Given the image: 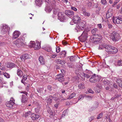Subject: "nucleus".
<instances>
[{
    "mask_svg": "<svg viewBox=\"0 0 122 122\" xmlns=\"http://www.w3.org/2000/svg\"><path fill=\"white\" fill-rule=\"evenodd\" d=\"M66 52L65 51H61L60 53V57H65L66 56Z\"/></svg>",
    "mask_w": 122,
    "mask_h": 122,
    "instance_id": "nucleus-26",
    "label": "nucleus"
},
{
    "mask_svg": "<svg viewBox=\"0 0 122 122\" xmlns=\"http://www.w3.org/2000/svg\"><path fill=\"white\" fill-rule=\"evenodd\" d=\"M86 25V22L85 21H83L80 22L78 23L76 25V30H77V29L81 30H83L84 27Z\"/></svg>",
    "mask_w": 122,
    "mask_h": 122,
    "instance_id": "nucleus-5",
    "label": "nucleus"
},
{
    "mask_svg": "<svg viewBox=\"0 0 122 122\" xmlns=\"http://www.w3.org/2000/svg\"><path fill=\"white\" fill-rule=\"evenodd\" d=\"M68 66L70 68H73L74 67L73 64L71 63H69L67 64Z\"/></svg>",
    "mask_w": 122,
    "mask_h": 122,
    "instance_id": "nucleus-43",
    "label": "nucleus"
},
{
    "mask_svg": "<svg viewBox=\"0 0 122 122\" xmlns=\"http://www.w3.org/2000/svg\"><path fill=\"white\" fill-rule=\"evenodd\" d=\"M30 55L27 54H25L21 56L20 58L22 61H24L25 60L29 59L30 58Z\"/></svg>",
    "mask_w": 122,
    "mask_h": 122,
    "instance_id": "nucleus-14",
    "label": "nucleus"
},
{
    "mask_svg": "<svg viewBox=\"0 0 122 122\" xmlns=\"http://www.w3.org/2000/svg\"><path fill=\"white\" fill-rule=\"evenodd\" d=\"M112 16V13L111 12H109L108 11L106 15V17L107 19H108L111 17Z\"/></svg>",
    "mask_w": 122,
    "mask_h": 122,
    "instance_id": "nucleus-34",
    "label": "nucleus"
},
{
    "mask_svg": "<svg viewBox=\"0 0 122 122\" xmlns=\"http://www.w3.org/2000/svg\"><path fill=\"white\" fill-rule=\"evenodd\" d=\"M118 2L117 1H115L114 3H113V5H112V6L113 7H115L116 5L117 4V3Z\"/></svg>",
    "mask_w": 122,
    "mask_h": 122,
    "instance_id": "nucleus-54",
    "label": "nucleus"
},
{
    "mask_svg": "<svg viewBox=\"0 0 122 122\" xmlns=\"http://www.w3.org/2000/svg\"><path fill=\"white\" fill-rule=\"evenodd\" d=\"M71 9L75 11H76L77 10V9L74 7L71 6Z\"/></svg>",
    "mask_w": 122,
    "mask_h": 122,
    "instance_id": "nucleus-53",
    "label": "nucleus"
},
{
    "mask_svg": "<svg viewBox=\"0 0 122 122\" xmlns=\"http://www.w3.org/2000/svg\"><path fill=\"white\" fill-rule=\"evenodd\" d=\"M61 63L60 64H64L65 63V61L64 60H61Z\"/></svg>",
    "mask_w": 122,
    "mask_h": 122,
    "instance_id": "nucleus-58",
    "label": "nucleus"
},
{
    "mask_svg": "<svg viewBox=\"0 0 122 122\" xmlns=\"http://www.w3.org/2000/svg\"><path fill=\"white\" fill-rule=\"evenodd\" d=\"M81 20V18L78 15L74 16L73 19V21L75 23H78Z\"/></svg>",
    "mask_w": 122,
    "mask_h": 122,
    "instance_id": "nucleus-16",
    "label": "nucleus"
},
{
    "mask_svg": "<svg viewBox=\"0 0 122 122\" xmlns=\"http://www.w3.org/2000/svg\"><path fill=\"white\" fill-rule=\"evenodd\" d=\"M30 44L31 45L30 46H31V47H33L35 44V42L34 41H30Z\"/></svg>",
    "mask_w": 122,
    "mask_h": 122,
    "instance_id": "nucleus-49",
    "label": "nucleus"
},
{
    "mask_svg": "<svg viewBox=\"0 0 122 122\" xmlns=\"http://www.w3.org/2000/svg\"><path fill=\"white\" fill-rule=\"evenodd\" d=\"M82 13L83 15L85 16L89 17L90 15V14L89 13L87 12L85 10L82 11Z\"/></svg>",
    "mask_w": 122,
    "mask_h": 122,
    "instance_id": "nucleus-27",
    "label": "nucleus"
},
{
    "mask_svg": "<svg viewBox=\"0 0 122 122\" xmlns=\"http://www.w3.org/2000/svg\"><path fill=\"white\" fill-rule=\"evenodd\" d=\"M86 73H88V74H90L91 73V71L88 70L86 69Z\"/></svg>",
    "mask_w": 122,
    "mask_h": 122,
    "instance_id": "nucleus-57",
    "label": "nucleus"
},
{
    "mask_svg": "<svg viewBox=\"0 0 122 122\" xmlns=\"http://www.w3.org/2000/svg\"><path fill=\"white\" fill-rule=\"evenodd\" d=\"M17 75L20 77H21L23 75V73L20 69H18L17 71Z\"/></svg>",
    "mask_w": 122,
    "mask_h": 122,
    "instance_id": "nucleus-25",
    "label": "nucleus"
},
{
    "mask_svg": "<svg viewBox=\"0 0 122 122\" xmlns=\"http://www.w3.org/2000/svg\"><path fill=\"white\" fill-rule=\"evenodd\" d=\"M87 32L85 30L83 31L81 35L78 37V38L81 41L84 42L87 40Z\"/></svg>",
    "mask_w": 122,
    "mask_h": 122,
    "instance_id": "nucleus-3",
    "label": "nucleus"
},
{
    "mask_svg": "<svg viewBox=\"0 0 122 122\" xmlns=\"http://www.w3.org/2000/svg\"><path fill=\"white\" fill-rule=\"evenodd\" d=\"M15 66L16 65L15 64L11 62L8 63L7 66V68H11L15 67Z\"/></svg>",
    "mask_w": 122,
    "mask_h": 122,
    "instance_id": "nucleus-22",
    "label": "nucleus"
},
{
    "mask_svg": "<svg viewBox=\"0 0 122 122\" xmlns=\"http://www.w3.org/2000/svg\"><path fill=\"white\" fill-rule=\"evenodd\" d=\"M62 42L63 44L64 45H65L67 44V42L65 40L62 41Z\"/></svg>",
    "mask_w": 122,
    "mask_h": 122,
    "instance_id": "nucleus-55",
    "label": "nucleus"
},
{
    "mask_svg": "<svg viewBox=\"0 0 122 122\" xmlns=\"http://www.w3.org/2000/svg\"><path fill=\"white\" fill-rule=\"evenodd\" d=\"M29 84H28L27 85V86L26 88V90L27 91H28L29 90Z\"/></svg>",
    "mask_w": 122,
    "mask_h": 122,
    "instance_id": "nucleus-64",
    "label": "nucleus"
},
{
    "mask_svg": "<svg viewBox=\"0 0 122 122\" xmlns=\"http://www.w3.org/2000/svg\"><path fill=\"white\" fill-rule=\"evenodd\" d=\"M53 99L55 100V101H59V99L57 97H53Z\"/></svg>",
    "mask_w": 122,
    "mask_h": 122,
    "instance_id": "nucleus-61",
    "label": "nucleus"
},
{
    "mask_svg": "<svg viewBox=\"0 0 122 122\" xmlns=\"http://www.w3.org/2000/svg\"><path fill=\"white\" fill-rule=\"evenodd\" d=\"M103 84L105 85H109L110 83L109 81L107 79H105L103 81Z\"/></svg>",
    "mask_w": 122,
    "mask_h": 122,
    "instance_id": "nucleus-33",
    "label": "nucleus"
},
{
    "mask_svg": "<svg viewBox=\"0 0 122 122\" xmlns=\"http://www.w3.org/2000/svg\"><path fill=\"white\" fill-rule=\"evenodd\" d=\"M39 60L41 64L43 65L45 64V61L42 56H40L39 57Z\"/></svg>",
    "mask_w": 122,
    "mask_h": 122,
    "instance_id": "nucleus-18",
    "label": "nucleus"
},
{
    "mask_svg": "<svg viewBox=\"0 0 122 122\" xmlns=\"http://www.w3.org/2000/svg\"><path fill=\"white\" fill-rule=\"evenodd\" d=\"M61 60L60 59H56L55 60L57 62V64H60L61 63Z\"/></svg>",
    "mask_w": 122,
    "mask_h": 122,
    "instance_id": "nucleus-51",
    "label": "nucleus"
},
{
    "mask_svg": "<svg viewBox=\"0 0 122 122\" xmlns=\"http://www.w3.org/2000/svg\"><path fill=\"white\" fill-rule=\"evenodd\" d=\"M65 14L68 17L72 16L74 15L73 12L71 10H66L65 11Z\"/></svg>",
    "mask_w": 122,
    "mask_h": 122,
    "instance_id": "nucleus-12",
    "label": "nucleus"
},
{
    "mask_svg": "<svg viewBox=\"0 0 122 122\" xmlns=\"http://www.w3.org/2000/svg\"><path fill=\"white\" fill-rule=\"evenodd\" d=\"M31 116L32 119L33 120H37L40 117L39 115L34 113L32 114L31 115Z\"/></svg>",
    "mask_w": 122,
    "mask_h": 122,
    "instance_id": "nucleus-20",
    "label": "nucleus"
},
{
    "mask_svg": "<svg viewBox=\"0 0 122 122\" xmlns=\"http://www.w3.org/2000/svg\"><path fill=\"white\" fill-rule=\"evenodd\" d=\"M76 94L75 93H72L70 96L69 97L67 98V99H71L74 97L76 96Z\"/></svg>",
    "mask_w": 122,
    "mask_h": 122,
    "instance_id": "nucleus-36",
    "label": "nucleus"
},
{
    "mask_svg": "<svg viewBox=\"0 0 122 122\" xmlns=\"http://www.w3.org/2000/svg\"><path fill=\"white\" fill-rule=\"evenodd\" d=\"M15 100L13 98H11L10 101L7 102L6 103V105L10 109L13 108V105L15 104Z\"/></svg>",
    "mask_w": 122,
    "mask_h": 122,
    "instance_id": "nucleus-6",
    "label": "nucleus"
},
{
    "mask_svg": "<svg viewBox=\"0 0 122 122\" xmlns=\"http://www.w3.org/2000/svg\"><path fill=\"white\" fill-rule=\"evenodd\" d=\"M105 48L106 51L109 54H114L118 51L117 48L109 45L106 46Z\"/></svg>",
    "mask_w": 122,
    "mask_h": 122,
    "instance_id": "nucleus-1",
    "label": "nucleus"
},
{
    "mask_svg": "<svg viewBox=\"0 0 122 122\" xmlns=\"http://www.w3.org/2000/svg\"><path fill=\"white\" fill-rule=\"evenodd\" d=\"M52 96H50L49 97L50 98H48L46 101L47 103L48 104H51V103H52V100L50 98H52Z\"/></svg>",
    "mask_w": 122,
    "mask_h": 122,
    "instance_id": "nucleus-32",
    "label": "nucleus"
},
{
    "mask_svg": "<svg viewBox=\"0 0 122 122\" xmlns=\"http://www.w3.org/2000/svg\"><path fill=\"white\" fill-rule=\"evenodd\" d=\"M108 26L109 28H111L112 27V25L110 24H108Z\"/></svg>",
    "mask_w": 122,
    "mask_h": 122,
    "instance_id": "nucleus-63",
    "label": "nucleus"
},
{
    "mask_svg": "<svg viewBox=\"0 0 122 122\" xmlns=\"http://www.w3.org/2000/svg\"><path fill=\"white\" fill-rule=\"evenodd\" d=\"M110 38L114 42L118 41L120 38L119 34L116 32L113 31L110 34Z\"/></svg>",
    "mask_w": 122,
    "mask_h": 122,
    "instance_id": "nucleus-2",
    "label": "nucleus"
},
{
    "mask_svg": "<svg viewBox=\"0 0 122 122\" xmlns=\"http://www.w3.org/2000/svg\"><path fill=\"white\" fill-rule=\"evenodd\" d=\"M121 94L119 95H116L114 96L116 98H117L119 97H120L121 96Z\"/></svg>",
    "mask_w": 122,
    "mask_h": 122,
    "instance_id": "nucleus-60",
    "label": "nucleus"
},
{
    "mask_svg": "<svg viewBox=\"0 0 122 122\" xmlns=\"http://www.w3.org/2000/svg\"><path fill=\"white\" fill-rule=\"evenodd\" d=\"M101 2L103 5H105L107 4V1L106 0H101Z\"/></svg>",
    "mask_w": 122,
    "mask_h": 122,
    "instance_id": "nucleus-47",
    "label": "nucleus"
},
{
    "mask_svg": "<svg viewBox=\"0 0 122 122\" xmlns=\"http://www.w3.org/2000/svg\"><path fill=\"white\" fill-rule=\"evenodd\" d=\"M64 14L63 12H60L58 14V19L61 21L63 22L65 19V17L64 15Z\"/></svg>",
    "mask_w": 122,
    "mask_h": 122,
    "instance_id": "nucleus-9",
    "label": "nucleus"
},
{
    "mask_svg": "<svg viewBox=\"0 0 122 122\" xmlns=\"http://www.w3.org/2000/svg\"><path fill=\"white\" fill-rule=\"evenodd\" d=\"M52 7L49 5L46 6L45 7V10L47 13L50 12L52 10Z\"/></svg>",
    "mask_w": 122,
    "mask_h": 122,
    "instance_id": "nucleus-21",
    "label": "nucleus"
},
{
    "mask_svg": "<svg viewBox=\"0 0 122 122\" xmlns=\"http://www.w3.org/2000/svg\"><path fill=\"white\" fill-rule=\"evenodd\" d=\"M62 74L57 75L58 80L60 82H62L64 81V79L63 78L64 76Z\"/></svg>",
    "mask_w": 122,
    "mask_h": 122,
    "instance_id": "nucleus-17",
    "label": "nucleus"
},
{
    "mask_svg": "<svg viewBox=\"0 0 122 122\" xmlns=\"http://www.w3.org/2000/svg\"><path fill=\"white\" fill-rule=\"evenodd\" d=\"M83 74L84 76V77H86L87 78H89L90 77L91 74H88L84 73Z\"/></svg>",
    "mask_w": 122,
    "mask_h": 122,
    "instance_id": "nucleus-41",
    "label": "nucleus"
},
{
    "mask_svg": "<svg viewBox=\"0 0 122 122\" xmlns=\"http://www.w3.org/2000/svg\"><path fill=\"white\" fill-rule=\"evenodd\" d=\"M57 55L56 53L53 54L51 55V57L53 58H55L57 56Z\"/></svg>",
    "mask_w": 122,
    "mask_h": 122,
    "instance_id": "nucleus-44",
    "label": "nucleus"
},
{
    "mask_svg": "<svg viewBox=\"0 0 122 122\" xmlns=\"http://www.w3.org/2000/svg\"><path fill=\"white\" fill-rule=\"evenodd\" d=\"M107 45H105L104 44L100 45L99 46V50L102 49H103L104 48L105 49V46Z\"/></svg>",
    "mask_w": 122,
    "mask_h": 122,
    "instance_id": "nucleus-37",
    "label": "nucleus"
},
{
    "mask_svg": "<svg viewBox=\"0 0 122 122\" xmlns=\"http://www.w3.org/2000/svg\"><path fill=\"white\" fill-rule=\"evenodd\" d=\"M100 76L94 74L90 79L89 80L91 83H93L98 82L100 80Z\"/></svg>",
    "mask_w": 122,
    "mask_h": 122,
    "instance_id": "nucleus-4",
    "label": "nucleus"
},
{
    "mask_svg": "<svg viewBox=\"0 0 122 122\" xmlns=\"http://www.w3.org/2000/svg\"><path fill=\"white\" fill-rule=\"evenodd\" d=\"M100 40V38L95 37L92 36L90 37L89 41L90 42L93 43L95 42L98 41Z\"/></svg>",
    "mask_w": 122,
    "mask_h": 122,
    "instance_id": "nucleus-13",
    "label": "nucleus"
},
{
    "mask_svg": "<svg viewBox=\"0 0 122 122\" xmlns=\"http://www.w3.org/2000/svg\"><path fill=\"white\" fill-rule=\"evenodd\" d=\"M79 88L81 89H83L85 88V85L84 84L82 83L79 85Z\"/></svg>",
    "mask_w": 122,
    "mask_h": 122,
    "instance_id": "nucleus-31",
    "label": "nucleus"
},
{
    "mask_svg": "<svg viewBox=\"0 0 122 122\" xmlns=\"http://www.w3.org/2000/svg\"><path fill=\"white\" fill-rule=\"evenodd\" d=\"M84 97V96L82 95H80L78 98V100L81 99H83Z\"/></svg>",
    "mask_w": 122,
    "mask_h": 122,
    "instance_id": "nucleus-50",
    "label": "nucleus"
},
{
    "mask_svg": "<svg viewBox=\"0 0 122 122\" xmlns=\"http://www.w3.org/2000/svg\"><path fill=\"white\" fill-rule=\"evenodd\" d=\"M102 115L103 114L102 113H100L98 116L97 119H99L101 118L102 117Z\"/></svg>",
    "mask_w": 122,
    "mask_h": 122,
    "instance_id": "nucleus-46",
    "label": "nucleus"
},
{
    "mask_svg": "<svg viewBox=\"0 0 122 122\" xmlns=\"http://www.w3.org/2000/svg\"><path fill=\"white\" fill-rule=\"evenodd\" d=\"M97 26L98 27L99 29L101 28L102 27V25L101 24H98L97 25Z\"/></svg>",
    "mask_w": 122,
    "mask_h": 122,
    "instance_id": "nucleus-62",
    "label": "nucleus"
},
{
    "mask_svg": "<svg viewBox=\"0 0 122 122\" xmlns=\"http://www.w3.org/2000/svg\"><path fill=\"white\" fill-rule=\"evenodd\" d=\"M116 82L120 87L121 86H122V81L121 79L119 78L117 79Z\"/></svg>",
    "mask_w": 122,
    "mask_h": 122,
    "instance_id": "nucleus-28",
    "label": "nucleus"
},
{
    "mask_svg": "<svg viewBox=\"0 0 122 122\" xmlns=\"http://www.w3.org/2000/svg\"><path fill=\"white\" fill-rule=\"evenodd\" d=\"M24 94L22 95L21 99V102L23 103H25L27 102V93L26 92H20Z\"/></svg>",
    "mask_w": 122,
    "mask_h": 122,
    "instance_id": "nucleus-8",
    "label": "nucleus"
},
{
    "mask_svg": "<svg viewBox=\"0 0 122 122\" xmlns=\"http://www.w3.org/2000/svg\"><path fill=\"white\" fill-rule=\"evenodd\" d=\"M27 78L26 76L25 75H24L23 76V77L21 81V82L22 83H24V81L26 80Z\"/></svg>",
    "mask_w": 122,
    "mask_h": 122,
    "instance_id": "nucleus-38",
    "label": "nucleus"
},
{
    "mask_svg": "<svg viewBox=\"0 0 122 122\" xmlns=\"http://www.w3.org/2000/svg\"><path fill=\"white\" fill-rule=\"evenodd\" d=\"M2 74L4 76L7 78H10V76L9 74L5 72H3Z\"/></svg>",
    "mask_w": 122,
    "mask_h": 122,
    "instance_id": "nucleus-30",
    "label": "nucleus"
},
{
    "mask_svg": "<svg viewBox=\"0 0 122 122\" xmlns=\"http://www.w3.org/2000/svg\"><path fill=\"white\" fill-rule=\"evenodd\" d=\"M88 92L90 93H94V92L91 89H89L88 90Z\"/></svg>",
    "mask_w": 122,
    "mask_h": 122,
    "instance_id": "nucleus-56",
    "label": "nucleus"
},
{
    "mask_svg": "<svg viewBox=\"0 0 122 122\" xmlns=\"http://www.w3.org/2000/svg\"><path fill=\"white\" fill-rule=\"evenodd\" d=\"M35 2L36 5L39 6H41L43 3L42 0H35Z\"/></svg>",
    "mask_w": 122,
    "mask_h": 122,
    "instance_id": "nucleus-23",
    "label": "nucleus"
},
{
    "mask_svg": "<svg viewBox=\"0 0 122 122\" xmlns=\"http://www.w3.org/2000/svg\"><path fill=\"white\" fill-rule=\"evenodd\" d=\"M92 4L91 2L90 1H88V2L87 5L89 7L91 6L92 5Z\"/></svg>",
    "mask_w": 122,
    "mask_h": 122,
    "instance_id": "nucleus-52",
    "label": "nucleus"
},
{
    "mask_svg": "<svg viewBox=\"0 0 122 122\" xmlns=\"http://www.w3.org/2000/svg\"><path fill=\"white\" fill-rule=\"evenodd\" d=\"M40 107L39 106H37V108L35 109V111L36 112H38L40 110Z\"/></svg>",
    "mask_w": 122,
    "mask_h": 122,
    "instance_id": "nucleus-42",
    "label": "nucleus"
},
{
    "mask_svg": "<svg viewBox=\"0 0 122 122\" xmlns=\"http://www.w3.org/2000/svg\"><path fill=\"white\" fill-rule=\"evenodd\" d=\"M18 39L19 42H20V44H23V46H24L25 45V38L24 37L22 36L20 37Z\"/></svg>",
    "mask_w": 122,
    "mask_h": 122,
    "instance_id": "nucleus-15",
    "label": "nucleus"
},
{
    "mask_svg": "<svg viewBox=\"0 0 122 122\" xmlns=\"http://www.w3.org/2000/svg\"><path fill=\"white\" fill-rule=\"evenodd\" d=\"M0 69L2 71H5L6 70V68L3 66H1L0 67Z\"/></svg>",
    "mask_w": 122,
    "mask_h": 122,
    "instance_id": "nucleus-48",
    "label": "nucleus"
},
{
    "mask_svg": "<svg viewBox=\"0 0 122 122\" xmlns=\"http://www.w3.org/2000/svg\"><path fill=\"white\" fill-rule=\"evenodd\" d=\"M113 22L115 24L122 23V16H120L117 17H114L112 19Z\"/></svg>",
    "mask_w": 122,
    "mask_h": 122,
    "instance_id": "nucleus-7",
    "label": "nucleus"
},
{
    "mask_svg": "<svg viewBox=\"0 0 122 122\" xmlns=\"http://www.w3.org/2000/svg\"><path fill=\"white\" fill-rule=\"evenodd\" d=\"M97 31V29L96 28H95L91 30L92 33L93 35H95L96 32Z\"/></svg>",
    "mask_w": 122,
    "mask_h": 122,
    "instance_id": "nucleus-35",
    "label": "nucleus"
},
{
    "mask_svg": "<svg viewBox=\"0 0 122 122\" xmlns=\"http://www.w3.org/2000/svg\"><path fill=\"white\" fill-rule=\"evenodd\" d=\"M9 28H8L7 25L5 24H4L2 27L1 31L2 32L4 33H5L8 31Z\"/></svg>",
    "mask_w": 122,
    "mask_h": 122,
    "instance_id": "nucleus-10",
    "label": "nucleus"
},
{
    "mask_svg": "<svg viewBox=\"0 0 122 122\" xmlns=\"http://www.w3.org/2000/svg\"><path fill=\"white\" fill-rule=\"evenodd\" d=\"M20 33L18 31H15L13 34L12 37L13 39H15L17 38L20 34Z\"/></svg>",
    "mask_w": 122,
    "mask_h": 122,
    "instance_id": "nucleus-11",
    "label": "nucleus"
},
{
    "mask_svg": "<svg viewBox=\"0 0 122 122\" xmlns=\"http://www.w3.org/2000/svg\"><path fill=\"white\" fill-rule=\"evenodd\" d=\"M85 97L87 98H88L89 99H92V97L91 96H90L87 95H86L85 96Z\"/></svg>",
    "mask_w": 122,
    "mask_h": 122,
    "instance_id": "nucleus-59",
    "label": "nucleus"
},
{
    "mask_svg": "<svg viewBox=\"0 0 122 122\" xmlns=\"http://www.w3.org/2000/svg\"><path fill=\"white\" fill-rule=\"evenodd\" d=\"M14 43L18 47H20L21 46H23V44H21V43L20 44V42H18V39L14 41Z\"/></svg>",
    "mask_w": 122,
    "mask_h": 122,
    "instance_id": "nucleus-24",
    "label": "nucleus"
},
{
    "mask_svg": "<svg viewBox=\"0 0 122 122\" xmlns=\"http://www.w3.org/2000/svg\"><path fill=\"white\" fill-rule=\"evenodd\" d=\"M68 58H69L70 61H73L74 59V57L73 56H71L68 57Z\"/></svg>",
    "mask_w": 122,
    "mask_h": 122,
    "instance_id": "nucleus-45",
    "label": "nucleus"
},
{
    "mask_svg": "<svg viewBox=\"0 0 122 122\" xmlns=\"http://www.w3.org/2000/svg\"><path fill=\"white\" fill-rule=\"evenodd\" d=\"M61 48L59 46H56V52L57 53H59L60 51Z\"/></svg>",
    "mask_w": 122,
    "mask_h": 122,
    "instance_id": "nucleus-40",
    "label": "nucleus"
},
{
    "mask_svg": "<svg viewBox=\"0 0 122 122\" xmlns=\"http://www.w3.org/2000/svg\"><path fill=\"white\" fill-rule=\"evenodd\" d=\"M41 44L38 42H37L35 43L33 47L35 50L39 49L41 48Z\"/></svg>",
    "mask_w": 122,
    "mask_h": 122,
    "instance_id": "nucleus-19",
    "label": "nucleus"
},
{
    "mask_svg": "<svg viewBox=\"0 0 122 122\" xmlns=\"http://www.w3.org/2000/svg\"><path fill=\"white\" fill-rule=\"evenodd\" d=\"M115 65L117 66H122V60H118L115 63Z\"/></svg>",
    "mask_w": 122,
    "mask_h": 122,
    "instance_id": "nucleus-29",
    "label": "nucleus"
},
{
    "mask_svg": "<svg viewBox=\"0 0 122 122\" xmlns=\"http://www.w3.org/2000/svg\"><path fill=\"white\" fill-rule=\"evenodd\" d=\"M32 113L30 111H29L26 113L25 114V117H28L29 115H31Z\"/></svg>",
    "mask_w": 122,
    "mask_h": 122,
    "instance_id": "nucleus-39",
    "label": "nucleus"
}]
</instances>
